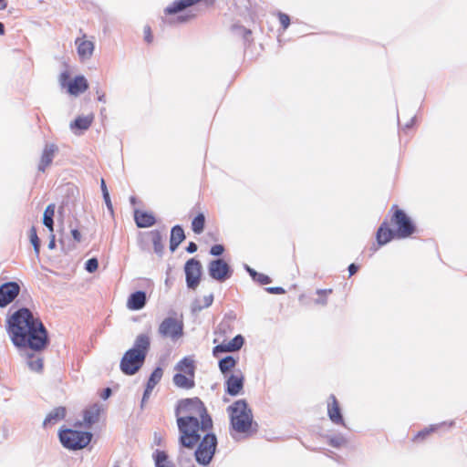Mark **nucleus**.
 <instances>
[{
	"label": "nucleus",
	"instance_id": "obj_1",
	"mask_svg": "<svg viewBox=\"0 0 467 467\" xmlns=\"http://www.w3.org/2000/svg\"><path fill=\"white\" fill-rule=\"evenodd\" d=\"M7 332L16 347H29L38 351L48 342L43 323L26 307L16 310L7 319Z\"/></svg>",
	"mask_w": 467,
	"mask_h": 467
},
{
	"label": "nucleus",
	"instance_id": "obj_2",
	"mask_svg": "<svg viewBox=\"0 0 467 467\" xmlns=\"http://www.w3.org/2000/svg\"><path fill=\"white\" fill-rule=\"evenodd\" d=\"M150 340L147 334L137 336L133 347L126 351L120 360L119 368L125 375H134L144 364Z\"/></svg>",
	"mask_w": 467,
	"mask_h": 467
},
{
	"label": "nucleus",
	"instance_id": "obj_3",
	"mask_svg": "<svg viewBox=\"0 0 467 467\" xmlns=\"http://www.w3.org/2000/svg\"><path fill=\"white\" fill-rule=\"evenodd\" d=\"M229 416L232 430L236 433L250 435L253 430L254 420L251 409L244 400H238L229 408Z\"/></svg>",
	"mask_w": 467,
	"mask_h": 467
},
{
	"label": "nucleus",
	"instance_id": "obj_4",
	"mask_svg": "<svg viewBox=\"0 0 467 467\" xmlns=\"http://www.w3.org/2000/svg\"><path fill=\"white\" fill-rule=\"evenodd\" d=\"M176 417L189 416L194 420H201L202 431H207L213 427L212 418L199 398L181 400L175 410Z\"/></svg>",
	"mask_w": 467,
	"mask_h": 467
},
{
	"label": "nucleus",
	"instance_id": "obj_5",
	"mask_svg": "<svg viewBox=\"0 0 467 467\" xmlns=\"http://www.w3.org/2000/svg\"><path fill=\"white\" fill-rule=\"evenodd\" d=\"M180 432V444L188 449H192L200 441L201 420H194L189 416H182L177 419Z\"/></svg>",
	"mask_w": 467,
	"mask_h": 467
},
{
	"label": "nucleus",
	"instance_id": "obj_6",
	"mask_svg": "<svg viewBox=\"0 0 467 467\" xmlns=\"http://www.w3.org/2000/svg\"><path fill=\"white\" fill-rule=\"evenodd\" d=\"M195 360L187 356L182 358L174 367L176 373L172 378L173 384L180 389H191L195 386Z\"/></svg>",
	"mask_w": 467,
	"mask_h": 467
},
{
	"label": "nucleus",
	"instance_id": "obj_7",
	"mask_svg": "<svg viewBox=\"0 0 467 467\" xmlns=\"http://www.w3.org/2000/svg\"><path fill=\"white\" fill-rule=\"evenodd\" d=\"M92 434L88 431L66 429L59 432L60 442L68 450H79L85 448L90 442Z\"/></svg>",
	"mask_w": 467,
	"mask_h": 467
},
{
	"label": "nucleus",
	"instance_id": "obj_8",
	"mask_svg": "<svg viewBox=\"0 0 467 467\" xmlns=\"http://www.w3.org/2000/svg\"><path fill=\"white\" fill-rule=\"evenodd\" d=\"M216 447V436L213 433H206L194 451L196 462L202 465L209 464L215 453Z\"/></svg>",
	"mask_w": 467,
	"mask_h": 467
},
{
	"label": "nucleus",
	"instance_id": "obj_9",
	"mask_svg": "<svg viewBox=\"0 0 467 467\" xmlns=\"http://www.w3.org/2000/svg\"><path fill=\"white\" fill-rule=\"evenodd\" d=\"M391 223L397 227L394 231L397 238H407L415 231L412 222L402 210L396 209Z\"/></svg>",
	"mask_w": 467,
	"mask_h": 467
},
{
	"label": "nucleus",
	"instance_id": "obj_10",
	"mask_svg": "<svg viewBox=\"0 0 467 467\" xmlns=\"http://www.w3.org/2000/svg\"><path fill=\"white\" fill-rule=\"evenodd\" d=\"M158 332L162 337L175 341L183 335V323L175 317H166L160 324Z\"/></svg>",
	"mask_w": 467,
	"mask_h": 467
},
{
	"label": "nucleus",
	"instance_id": "obj_11",
	"mask_svg": "<svg viewBox=\"0 0 467 467\" xmlns=\"http://www.w3.org/2000/svg\"><path fill=\"white\" fill-rule=\"evenodd\" d=\"M186 284L188 288L195 290L199 285L202 275V264L200 261L192 258L184 265Z\"/></svg>",
	"mask_w": 467,
	"mask_h": 467
},
{
	"label": "nucleus",
	"instance_id": "obj_12",
	"mask_svg": "<svg viewBox=\"0 0 467 467\" xmlns=\"http://www.w3.org/2000/svg\"><path fill=\"white\" fill-rule=\"evenodd\" d=\"M208 272L210 276L218 282H224L232 275L229 265L223 259L211 261L208 265Z\"/></svg>",
	"mask_w": 467,
	"mask_h": 467
},
{
	"label": "nucleus",
	"instance_id": "obj_13",
	"mask_svg": "<svg viewBox=\"0 0 467 467\" xmlns=\"http://www.w3.org/2000/svg\"><path fill=\"white\" fill-rule=\"evenodd\" d=\"M20 286L16 282H7L0 285V307L13 302L19 295Z\"/></svg>",
	"mask_w": 467,
	"mask_h": 467
},
{
	"label": "nucleus",
	"instance_id": "obj_14",
	"mask_svg": "<svg viewBox=\"0 0 467 467\" xmlns=\"http://www.w3.org/2000/svg\"><path fill=\"white\" fill-rule=\"evenodd\" d=\"M75 45L81 61H86L92 57L95 49V44L93 41L88 40L86 35H83L81 37H78L75 40Z\"/></svg>",
	"mask_w": 467,
	"mask_h": 467
},
{
	"label": "nucleus",
	"instance_id": "obj_15",
	"mask_svg": "<svg viewBox=\"0 0 467 467\" xmlns=\"http://www.w3.org/2000/svg\"><path fill=\"white\" fill-rule=\"evenodd\" d=\"M327 415L329 420L337 425L346 426L339 404L335 395L331 394L327 401Z\"/></svg>",
	"mask_w": 467,
	"mask_h": 467
},
{
	"label": "nucleus",
	"instance_id": "obj_16",
	"mask_svg": "<svg viewBox=\"0 0 467 467\" xmlns=\"http://www.w3.org/2000/svg\"><path fill=\"white\" fill-rule=\"evenodd\" d=\"M244 339L243 336L237 335L226 344H220L214 347L213 350V356H217L223 352H234L239 350L244 345Z\"/></svg>",
	"mask_w": 467,
	"mask_h": 467
},
{
	"label": "nucleus",
	"instance_id": "obj_17",
	"mask_svg": "<svg viewBox=\"0 0 467 467\" xmlns=\"http://www.w3.org/2000/svg\"><path fill=\"white\" fill-rule=\"evenodd\" d=\"M226 391L231 396L238 395L244 387V377L241 373L232 374L225 382Z\"/></svg>",
	"mask_w": 467,
	"mask_h": 467
},
{
	"label": "nucleus",
	"instance_id": "obj_18",
	"mask_svg": "<svg viewBox=\"0 0 467 467\" xmlns=\"http://www.w3.org/2000/svg\"><path fill=\"white\" fill-rule=\"evenodd\" d=\"M67 87L70 95L78 96L88 88V84L84 76H77Z\"/></svg>",
	"mask_w": 467,
	"mask_h": 467
},
{
	"label": "nucleus",
	"instance_id": "obj_19",
	"mask_svg": "<svg viewBox=\"0 0 467 467\" xmlns=\"http://www.w3.org/2000/svg\"><path fill=\"white\" fill-rule=\"evenodd\" d=\"M57 148L54 144H47L43 150L41 160L38 165V171H45L52 163Z\"/></svg>",
	"mask_w": 467,
	"mask_h": 467
},
{
	"label": "nucleus",
	"instance_id": "obj_20",
	"mask_svg": "<svg viewBox=\"0 0 467 467\" xmlns=\"http://www.w3.org/2000/svg\"><path fill=\"white\" fill-rule=\"evenodd\" d=\"M103 410V406L99 403H94L84 411V421L86 425L90 426L99 420V415Z\"/></svg>",
	"mask_w": 467,
	"mask_h": 467
},
{
	"label": "nucleus",
	"instance_id": "obj_21",
	"mask_svg": "<svg viewBox=\"0 0 467 467\" xmlns=\"http://www.w3.org/2000/svg\"><path fill=\"white\" fill-rule=\"evenodd\" d=\"M146 301V293L143 291H137L130 296L127 306L130 310H140L145 306Z\"/></svg>",
	"mask_w": 467,
	"mask_h": 467
},
{
	"label": "nucleus",
	"instance_id": "obj_22",
	"mask_svg": "<svg viewBox=\"0 0 467 467\" xmlns=\"http://www.w3.org/2000/svg\"><path fill=\"white\" fill-rule=\"evenodd\" d=\"M66 416V409L64 407H57L52 410L46 417L43 425L44 427H49L55 425L58 421L62 420Z\"/></svg>",
	"mask_w": 467,
	"mask_h": 467
},
{
	"label": "nucleus",
	"instance_id": "obj_23",
	"mask_svg": "<svg viewBox=\"0 0 467 467\" xmlns=\"http://www.w3.org/2000/svg\"><path fill=\"white\" fill-rule=\"evenodd\" d=\"M185 239L184 231L182 226L175 225L171 228L170 238V249L174 252L179 244Z\"/></svg>",
	"mask_w": 467,
	"mask_h": 467
},
{
	"label": "nucleus",
	"instance_id": "obj_24",
	"mask_svg": "<svg viewBox=\"0 0 467 467\" xmlns=\"http://www.w3.org/2000/svg\"><path fill=\"white\" fill-rule=\"evenodd\" d=\"M396 237L393 230L387 227V223H383L377 232V242L379 245H384Z\"/></svg>",
	"mask_w": 467,
	"mask_h": 467
},
{
	"label": "nucleus",
	"instance_id": "obj_25",
	"mask_svg": "<svg viewBox=\"0 0 467 467\" xmlns=\"http://www.w3.org/2000/svg\"><path fill=\"white\" fill-rule=\"evenodd\" d=\"M136 224L140 228H146L155 223V218L151 213L136 211L134 214Z\"/></svg>",
	"mask_w": 467,
	"mask_h": 467
},
{
	"label": "nucleus",
	"instance_id": "obj_26",
	"mask_svg": "<svg viewBox=\"0 0 467 467\" xmlns=\"http://www.w3.org/2000/svg\"><path fill=\"white\" fill-rule=\"evenodd\" d=\"M200 1L201 0H176L171 5L165 8V13L177 14Z\"/></svg>",
	"mask_w": 467,
	"mask_h": 467
},
{
	"label": "nucleus",
	"instance_id": "obj_27",
	"mask_svg": "<svg viewBox=\"0 0 467 467\" xmlns=\"http://www.w3.org/2000/svg\"><path fill=\"white\" fill-rule=\"evenodd\" d=\"M152 457L155 467H175L174 463L169 460L167 453L163 451L156 450Z\"/></svg>",
	"mask_w": 467,
	"mask_h": 467
},
{
	"label": "nucleus",
	"instance_id": "obj_28",
	"mask_svg": "<svg viewBox=\"0 0 467 467\" xmlns=\"http://www.w3.org/2000/svg\"><path fill=\"white\" fill-rule=\"evenodd\" d=\"M151 242L153 244L154 252L159 255L162 256L164 251L163 236L159 230L150 232Z\"/></svg>",
	"mask_w": 467,
	"mask_h": 467
},
{
	"label": "nucleus",
	"instance_id": "obj_29",
	"mask_svg": "<svg viewBox=\"0 0 467 467\" xmlns=\"http://www.w3.org/2000/svg\"><path fill=\"white\" fill-rule=\"evenodd\" d=\"M55 208H56V206L53 203L47 205V207L46 208V210L44 212V216H43V223L46 227L48 228L50 233H53V231H54L53 217L55 214Z\"/></svg>",
	"mask_w": 467,
	"mask_h": 467
},
{
	"label": "nucleus",
	"instance_id": "obj_30",
	"mask_svg": "<svg viewBox=\"0 0 467 467\" xmlns=\"http://www.w3.org/2000/svg\"><path fill=\"white\" fill-rule=\"evenodd\" d=\"M92 120H93V117L92 116H81V117H78L74 122H72L70 124V127L71 129H74V128H77V129H79L81 130H88L91 123H92Z\"/></svg>",
	"mask_w": 467,
	"mask_h": 467
},
{
	"label": "nucleus",
	"instance_id": "obj_31",
	"mask_svg": "<svg viewBox=\"0 0 467 467\" xmlns=\"http://www.w3.org/2000/svg\"><path fill=\"white\" fill-rule=\"evenodd\" d=\"M235 365L236 360L232 356H227L219 361V368L223 375H226Z\"/></svg>",
	"mask_w": 467,
	"mask_h": 467
},
{
	"label": "nucleus",
	"instance_id": "obj_32",
	"mask_svg": "<svg viewBox=\"0 0 467 467\" xmlns=\"http://www.w3.org/2000/svg\"><path fill=\"white\" fill-rule=\"evenodd\" d=\"M163 375V371L161 368H156L150 374L146 387L149 389H153L155 386L160 382Z\"/></svg>",
	"mask_w": 467,
	"mask_h": 467
},
{
	"label": "nucleus",
	"instance_id": "obj_33",
	"mask_svg": "<svg viewBox=\"0 0 467 467\" xmlns=\"http://www.w3.org/2000/svg\"><path fill=\"white\" fill-rule=\"evenodd\" d=\"M27 365L31 370L39 372L43 368V360L37 356L31 355L28 357Z\"/></svg>",
	"mask_w": 467,
	"mask_h": 467
},
{
	"label": "nucleus",
	"instance_id": "obj_34",
	"mask_svg": "<svg viewBox=\"0 0 467 467\" xmlns=\"http://www.w3.org/2000/svg\"><path fill=\"white\" fill-rule=\"evenodd\" d=\"M204 223V215L202 213H199L192 222V231L197 234H201L203 231Z\"/></svg>",
	"mask_w": 467,
	"mask_h": 467
},
{
	"label": "nucleus",
	"instance_id": "obj_35",
	"mask_svg": "<svg viewBox=\"0 0 467 467\" xmlns=\"http://www.w3.org/2000/svg\"><path fill=\"white\" fill-rule=\"evenodd\" d=\"M29 238H30V242L34 247V251H35L36 254L38 255L39 251H40V241H39V238L36 234V230L34 226H32L30 228Z\"/></svg>",
	"mask_w": 467,
	"mask_h": 467
},
{
	"label": "nucleus",
	"instance_id": "obj_36",
	"mask_svg": "<svg viewBox=\"0 0 467 467\" xmlns=\"http://www.w3.org/2000/svg\"><path fill=\"white\" fill-rule=\"evenodd\" d=\"M332 293V289H318L317 294L318 295V298L315 300V303L317 305L325 306L327 303V296Z\"/></svg>",
	"mask_w": 467,
	"mask_h": 467
},
{
	"label": "nucleus",
	"instance_id": "obj_37",
	"mask_svg": "<svg viewBox=\"0 0 467 467\" xmlns=\"http://www.w3.org/2000/svg\"><path fill=\"white\" fill-rule=\"evenodd\" d=\"M328 443L335 448H340L347 443L346 439L342 435L331 436L328 439Z\"/></svg>",
	"mask_w": 467,
	"mask_h": 467
},
{
	"label": "nucleus",
	"instance_id": "obj_38",
	"mask_svg": "<svg viewBox=\"0 0 467 467\" xmlns=\"http://www.w3.org/2000/svg\"><path fill=\"white\" fill-rule=\"evenodd\" d=\"M101 191H102L103 198H104V201H105V202L107 204V207L109 210H112V205H111V202H110V199H109V192H108L105 181L103 179H101Z\"/></svg>",
	"mask_w": 467,
	"mask_h": 467
},
{
	"label": "nucleus",
	"instance_id": "obj_39",
	"mask_svg": "<svg viewBox=\"0 0 467 467\" xmlns=\"http://www.w3.org/2000/svg\"><path fill=\"white\" fill-rule=\"evenodd\" d=\"M99 267V262L96 258H90L86 262L85 269L88 273H94Z\"/></svg>",
	"mask_w": 467,
	"mask_h": 467
},
{
	"label": "nucleus",
	"instance_id": "obj_40",
	"mask_svg": "<svg viewBox=\"0 0 467 467\" xmlns=\"http://www.w3.org/2000/svg\"><path fill=\"white\" fill-rule=\"evenodd\" d=\"M278 18L284 30H285L290 25V17L284 13H278Z\"/></svg>",
	"mask_w": 467,
	"mask_h": 467
},
{
	"label": "nucleus",
	"instance_id": "obj_41",
	"mask_svg": "<svg viewBox=\"0 0 467 467\" xmlns=\"http://www.w3.org/2000/svg\"><path fill=\"white\" fill-rule=\"evenodd\" d=\"M437 429H438V425H433V426H431L430 428L424 429L418 432V434L416 435V439H424L431 432L436 431Z\"/></svg>",
	"mask_w": 467,
	"mask_h": 467
},
{
	"label": "nucleus",
	"instance_id": "obj_42",
	"mask_svg": "<svg viewBox=\"0 0 467 467\" xmlns=\"http://www.w3.org/2000/svg\"><path fill=\"white\" fill-rule=\"evenodd\" d=\"M223 251H224V248L222 244H215V245L212 246V248L210 250V254L214 256H219L223 253Z\"/></svg>",
	"mask_w": 467,
	"mask_h": 467
},
{
	"label": "nucleus",
	"instance_id": "obj_43",
	"mask_svg": "<svg viewBox=\"0 0 467 467\" xmlns=\"http://www.w3.org/2000/svg\"><path fill=\"white\" fill-rule=\"evenodd\" d=\"M254 280H256L261 285H267L272 282L271 278L268 275L259 273Z\"/></svg>",
	"mask_w": 467,
	"mask_h": 467
},
{
	"label": "nucleus",
	"instance_id": "obj_44",
	"mask_svg": "<svg viewBox=\"0 0 467 467\" xmlns=\"http://www.w3.org/2000/svg\"><path fill=\"white\" fill-rule=\"evenodd\" d=\"M213 302V294H210L208 296H203V305L201 306L199 308H202V307H208L210 306Z\"/></svg>",
	"mask_w": 467,
	"mask_h": 467
},
{
	"label": "nucleus",
	"instance_id": "obj_45",
	"mask_svg": "<svg viewBox=\"0 0 467 467\" xmlns=\"http://www.w3.org/2000/svg\"><path fill=\"white\" fill-rule=\"evenodd\" d=\"M267 292L270 294L282 295L285 294V289L280 286L268 287L266 288Z\"/></svg>",
	"mask_w": 467,
	"mask_h": 467
},
{
	"label": "nucleus",
	"instance_id": "obj_46",
	"mask_svg": "<svg viewBox=\"0 0 467 467\" xmlns=\"http://www.w3.org/2000/svg\"><path fill=\"white\" fill-rule=\"evenodd\" d=\"M69 78V74L67 71H65V72H62L59 76V82H60V85L64 88L66 87L67 84V80Z\"/></svg>",
	"mask_w": 467,
	"mask_h": 467
},
{
	"label": "nucleus",
	"instance_id": "obj_47",
	"mask_svg": "<svg viewBox=\"0 0 467 467\" xmlns=\"http://www.w3.org/2000/svg\"><path fill=\"white\" fill-rule=\"evenodd\" d=\"M111 393H112L111 389L110 388H106L100 393V397L103 400H107V399H109L110 397Z\"/></svg>",
	"mask_w": 467,
	"mask_h": 467
},
{
	"label": "nucleus",
	"instance_id": "obj_48",
	"mask_svg": "<svg viewBox=\"0 0 467 467\" xmlns=\"http://www.w3.org/2000/svg\"><path fill=\"white\" fill-rule=\"evenodd\" d=\"M197 249H198L197 244H196L195 243H193V242H191V243L188 244V246H187V248H186V251H187L188 253H190V254H192V253L196 252V251H197Z\"/></svg>",
	"mask_w": 467,
	"mask_h": 467
},
{
	"label": "nucleus",
	"instance_id": "obj_49",
	"mask_svg": "<svg viewBox=\"0 0 467 467\" xmlns=\"http://www.w3.org/2000/svg\"><path fill=\"white\" fill-rule=\"evenodd\" d=\"M71 234H72V236H73V238H74V240H75V241H77V242H80V240H81V234H80V233H79V231H78V230H77V229H73V230L71 231Z\"/></svg>",
	"mask_w": 467,
	"mask_h": 467
},
{
	"label": "nucleus",
	"instance_id": "obj_50",
	"mask_svg": "<svg viewBox=\"0 0 467 467\" xmlns=\"http://www.w3.org/2000/svg\"><path fill=\"white\" fill-rule=\"evenodd\" d=\"M245 269L249 273V275L253 277V279L254 280L256 278V275H258V273L248 265H245Z\"/></svg>",
	"mask_w": 467,
	"mask_h": 467
},
{
	"label": "nucleus",
	"instance_id": "obj_51",
	"mask_svg": "<svg viewBox=\"0 0 467 467\" xmlns=\"http://www.w3.org/2000/svg\"><path fill=\"white\" fill-rule=\"evenodd\" d=\"M358 269V265H356L355 264H351L348 266L349 275H353L354 274H356Z\"/></svg>",
	"mask_w": 467,
	"mask_h": 467
},
{
	"label": "nucleus",
	"instance_id": "obj_52",
	"mask_svg": "<svg viewBox=\"0 0 467 467\" xmlns=\"http://www.w3.org/2000/svg\"><path fill=\"white\" fill-rule=\"evenodd\" d=\"M96 93L98 94V100L100 102H106L105 99V94L101 92L99 88L96 90Z\"/></svg>",
	"mask_w": 467,
	"mask_h": 467
},
{
	"label": "nucleus",
	"instance_id": "obj_53",
	"mask_svg": "<svg viewBox=\"0 0 467 467\" xmlns=\"http://www.w3.org/2000/svg\"><path fill=\"white\" fill-rule=\"evenodd\" d=\"M151 391H152V389H149L146 387V389H145V390H144V393H143V397H142V402H145V401L149 399V397H150V395Z\"/></svg>",
	"mask_w": 467,
	"mask_h": 467
},
{
	"label": "nucleus",
	"instance_id": "obj_54",
	"mask_svg": "<svg viewBox=\"0 0 467 467\" xmlns=\"http://www.w3.org/2000/svg\"><path fill=\"white\" fill-rule=\"evenodd\" d=\"M145 39H146V41H147V42H149V43H150V42L151 41V39H152V36H151V35H150V27H146V28H145Z\"/></svg>",
	"mask_w": 467,
	"mask_h": 467
},
{
	"label": "nucleus",
	"instance_id": "obj_55",
	"mask_svg": "<svg viewBox=\"0 0 467 467\" xmlns=\"http://www.w3.org/2000/svg\"><path fill=\"white\" fill-rule=\"evenodd\" d=\"M55 247H56L55 235L51 233V239L48 243V248L52 250Z\"/></svg>",
	"mask_w": 467,
	"mask_h": 467
},
{
	"label": "nucleus",
	"instance_id": "obj_56",
	"mask_svg": "<svg viewBox=\"0 0 467 467\" xmlns=\"http://www.w3.org/2000/svg\"><path fill=\"white\" fill-rule=\"evenodd\" d=\"M191 17H192V16H178V21H179V22H186V21H188Z\"/></svg>",
	"mask_w": 467,
	"mask_h": 467
},
{
	"label": "nucleus",
	"instance_id": "obj_57",
	"mask_svg": "<svg viewBox=\"0 0 467 467\" xmlns=\"http://www.w3.org/2000/svg\"><path fill=\"white\" fill-rule=\"evenodd\" d=\"M414 123V118H412L408 123L405 124V129H410Z\"/></svg>",
	"mask_w": 467,
	"mask_h": 467
},
{
	"label": "nucleus",
	"instance_id": "obj_58",
	"mask_svg": "<svg viewBox=\"0 0 467 467\" xmlns=\"http://www.w3.org/2000/svg\"><path fill=\"white\" fill-rule=\"evenodd\" d=\"M5 33V26L4 24L0 22V35H4Z\"/></svg>",
	"mask_w": 467,
	"mask_h": 467
},
{
	"label": "nucleus",
	"instance_id": "obj_59",
	"mask_svg": "<svg viewBox=\"0 0 467 467\" xmlns=\"http://www.w3.org/2000/svg\"><path fill=\"white\" fill-rule=\"evenodd\" d=\"M5 7H6V5H3L0 9L3 10V9H5Z\"/></svg>",
	"mask_w": 467,
	"mask_h": 467
},
{
	"label": "nucleus",
	"instance_id": "obj_60",
	"mask_svg": "<svg viewBox=\"0 0 467 467\" xmlns=\"http://www.w3.org/2000/svg\"><path fill=\"white\" fill-rule=\"evenodd\" d=\"M113 467H120V465L119 464V462H116Z\"/></svg>",
	"mask_w": 467,
	"mask_h": 467
},
{
	"label": "nucleus",
	"instance_id": "obj_61",
	"mask_svg": "<svg viewBox=\"0 0 467 467\" xmlns=\"http://www.w3.org/2000/svg\"><path fill=\"white\" fill-rule=\"evenodd\" d=\"M372 250H373V252L377 251V247L374 245Z\"/></svg>",
	"mask_w": 467,
	"mask_h": 467
}]
</instances>
